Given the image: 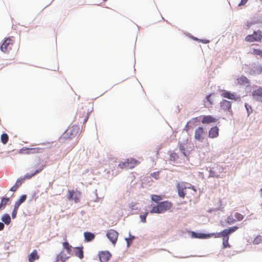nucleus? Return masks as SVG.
<instances>
[{
  "instance_id": "nucleus-24",
  "label": "nucleus",
  "mask_w": 262,
  "mask_h": 262,
  "mask_svg": "<svg viewBox=\"0 0 262 262\" xmlns=\"http://www.w3.org/2000/svg\"><path fill=\"white\" fill-rule=\"evenodd\" d=\"M214 168H210V170H209V174L208 176V178H214V177H215V178H220V175L219 174H217L216 173V172L215 171V170H214Z\"/></svg>"
},
{
  "instance_id": "nucleus-55",
  "label": "nucleus",
  "mask_w": 262,
  "mask_h": 262,
  "mask_svg": "<svg viewBox=\"0 0 262 262\" xmlns=\"http://www.w3.org/2000/svg\"><path fill=\"white\" fill-rule=\"evenodd\" d=\"M132 241H131L130 240L129 241H128L127 242H126V244H127V246L128 247L130 245V244L132 243Z\"/></svg>"
},
{
  "instance_id": "nucleus-10",
  "label": "nucleus",
  "mask_w": 262,
  "mask_h": 262,
  "mask_svg": "<svg viewBox=\"0 0 262 262\" xmlns=\"http://www.w3.org/2000/svg\"><path fill=\"white\" fill-rule=\"evenodd\" d=\"M220 106L221 109L224 111H228L231 109V103L227 100H223L220 102Z\"/></svg>"
},
{
  "instance_id": "nucleus-37",
  "label": "nucleus",
  "mask_w": 262,
  "mask_h": 262,
  "mask_svg": "<svg viewBox=\"0 0 262 262\" xmlns=\"http://www.w3.org/2000/svg\"><path fill=\"white\" fill-rule=\"evenodd\" d=\"M178 190V195L181 198H184L185 193L184 192V190L181 189L179 188H177Z\"/></svg>"
},
{
  "instance_id": "nucleus-30",
  "label": "nucleus",
  "mask_w": 262,
  "mask_h": 262,
  "mask_svg": "<svg viewBox=\"0 0 262 262\" xmlns=\"http://www.w3.org/2000/svg\"><path fill=\"white\" fill-rule=\"evenodd\" d=\"M262 242V236L257 235L253 240V243L254 245H257Z\"/></svg>"
},
{
  "instance_id": "nucleus-27",
  "label": "nucleus",
  "mask_w": 262,
  "mask_h": 262,
  "mask_svg": "<svg viewBox=\"0 0 262 262\" xmlns=\"http://www.w3.org/2000/svg\"><path fill=\"white\" fill-rule=\"evenodd\" d=\"M161 197L160 195L152 194L151 195V200L153 202L157 203L160 200H161Z\"/></svg>"
},
{
  "instance_id": "nucleus-2",
  "label": "nucleus",
  "mask_w": 262,
  "mask_h": 262,
  "mask_svg": "<svg viewBox=\"0 0 262 262\" xmlns=\"http://www.w3.org/2000/svg\"><path fill=\"white\" fill-rule=\"evenodd\" d=\"M262 39V34L260 31H254L251 35H248L245 37V40L249 42H258Z\"/></svg>"
},
{
  "instance_id": "nucleus-41",
  "label": "nucleus",
  "mask_w": 262,
  "mask_h": 262,
  "mask_svg": "<svg viewBox=\"0 0 262 262\" xmlns=\"http://www.w3.org/2000/svg\"><path fill=\"white\" fill-rule=\"evenodd\" d=\"M61 258H62V252H60V253L56 255L55 259L53 260V262H56L60 260Z\"/></svg>"
},
{
  "instance_id": "nucleus-59",
  "label": "nucleus",
  "mask_w": 262,
  "mask_h": 262,
  "mask_svg": "<svg viewBox=\"0 0 262 262\" xmlns=\"http://www.w3.org/2000/svg\"><path fill=\"white\" fill-rule=\"evenodd\" d=\"M260 192H261V197H262V188L260 189Z\"/></svg>"
},
{
  "instance_id": "nucleus-57",
  "label": "nucleus",
  "mask_w": 262,
  "mask_h": 262,
  "mask_svg": "<svg viewBox=\"0 0 262 262\" xmlns=\"http://www.w3.org/2000/svg\"><path fill=\"white\" fill-rule=\"evenodd\" d=\"M125 240L126 242H127L128 241H130V239H129L128 237L125 238Z\"/></svg>"
},
{
  "instance_id": "nucleus-25",
  "label": "nucleus",
  "mask_w": 262,
  "mask_h": 262,
  "mask_svg": "<svg viewBox=\"0 0 262 262\" xmlns=\"http://www.w3.org/2000/svg\"><path fill=\"white\" fill-rule=\"evenodd\" d=\"M184 143H182L181 142H179L178 143L179 145V149L181 151V153L183 154V155L185 157H186V154L185 151V148L184 147Z\"/></svg>"
},
{
  "instance_id": "nucleus-6",
  "label": "nucleus",
  "mask_w": 262,
  "mask_h": 262,
  "mask_svg": "<svg viewBox=\"0 0 262 262\" xmlns=\"http://www.w3.org/2000/svg\"><path fill=\"white\" fill-rule=\"evenodd\" d=\"M221 95L228 99L234 100L238 101L241 100V97L239 95H235V93H232L230 91H225L223 92Z\"/></svg>"
},
{
  "instance_id": "nucleus-45",
  "label": "nucleus",
  "mask_w": 262,
  "mask_h": 262,
  "mask_svg": "<svg viewBox=\"0 0 262 262\" xmlns=\"http://www.w3.org/2000/svg\"><path fill=\"white\" fill-rule=\"evenodd\" d=\"M248 0H241V2L238 4V6H242L245 5L247 2Z\"/></svg>"
},
{
  "instance_id": "nucleus-7",
  "label": "nucleus",
  "mask_w": 262,
  "mask_h": 262,
  "mask_svg": "<svg viewBox=\"0 0 262 262\" xmlns=\"http://www.w3.org/2000/svg\"><path fill=\"white\" fill-rule=\"evenodd\" d=\"M252 95L256 101L262 103V87L253 90L252 92Z\"/></svg>"
},
{
  "instance_id": "nucleus-42",
  "label": "nucleus",
  "mask_w": 262,
  "mask_h": 262,
  "mask_svg": "<svg viewBox=\"0 0 262 262\" xmlns=\"http://www.w3.org/2000/svg\"><path fill=\"white\" fill-rule=\"evenodd\" d=\"M261 51L262 50L260 49H254L253 52L255 55L260 56Z\"/></svg>"
},
{
  "instance_id": "nucleus-18",
  "label": "nucleus",
  "mask_w": 262,
  "mask_h": 262,
  "mask_svg": "<svg viewBox=\"0 0 262 262\" xmlns=\"http://www.w3.org/2000/svg\"><path fill=\"white\" fill-rule=\"evenodd\" d=\"M215 121V119L214 118L210 115L204 116L202 119V123H206L209 124L211 122H214Z\"/></svg>"
},
{
  "instance_id": "nucleus-3",
  "label": "nucleus",
  "mask_w": 262,
  "mask_h": 262,
  "mask_svg": "<svg viewBox=\"0 0 262 262\" xmlns=\"http://www.w3.org/2000/svg\"><path fill=\"white\" fill-rule=\"evenodd\" d=\"M137 163V161L132 158L127 159L126 161L119 164L118 166L122 169H129L133 168Z\"/></svg>"
},
{
  "instance_id": "nucleus-31",
  "label": "nucleus",
  "mask_w": 262,
  "mask_h": 262,
  "mask_svg": "<svg viewBox=\"0 0 262 262\" xmlns=\"http://www.w3.org/2000/svg\"><path fill=\"white\" fill-rule=\"evenodd\" d=\"M79 132V127L77 126L74 125L72 127V129L71 130V135H73L74 134H77Z\"/></svg>"
},
{
  "instance_id": "nucleus-48",
  "label": "nucleus",
  "mask_w": 262,
  "mask_h": 262,
  "mask_svg": "<svg viewBox=\"0 0 262 262\" xmlns=\"http://www.w3.org/2000/svg\"><path fill=\"white\" fill-rule=\"evenodd\" d=\"M129 208L130 209V210H132L137 209V208L135 207V205L133 204H129Z\"/></svg>"
},
{
  "instance_id": "nucleus-33",
  "label": "nucleus",
  "mask_w": 262,
  "mask_h": 262,
  "mask_svg": "<svg viewBox=\"0 0 262 262\" xmlns=\"http://www.w3.org/2000/svg\"><path fill=\"white\" fill-rule=\"evenodd\" d=\"M229 237H224L223 238V246L224 248H227L229 247L228 243Z\"/></svg>"
},
{
  "instance_id": "nucleus-4",
  "label": "nucleus",
  "mask_w": 262,
  "mask_h": 262,
  "mask_svg": "<svg viewBox=\"0 0 262 262\" xmlns=\"http://www.w3.org/2000/svg\"><path fill=\"white\" fill-rule=\"evenodd\" d=\"M106 236L111 243L115 245L117 241L118 233L114 229H110L107 231Z\"/></svg>"
},
{
  "instance_id": "nucleus-36",
  "label": "nucleus",
  "mask_w": 262,
  "mask_h": 262,
  "mask_svg": "<svg viewBox=\"0 0 262 262\" xmlns=\"http://www.w3.org/2000/svg\"><path fill=\"white\" fill-rule=\"evenodd\" d=\"M74 191L73 190H69L68 191V195H67V198L69 200H73V195H74Z\"/></svg>"
},
{
  "instance_id": "nucleus-38",
  "label": "nucleus",
  "mask_w": 262,
  "mask_h": 262,
  "mask_svg": "<svg viewBox=\"0 0 262 262\" xmlns=\"http://www.w3.org/2000/svg\"><path fill=\"white\" fill-rule=\"evenodd\" d=\"M148 213V212H146L144 214L140 215V221L141 222L144 223L146 222V217Z\"/></svg>"
},
{
  "instance_id": "nucleus-49",
  "label": "nucleus",
  "mask_w": 262,
  "mask_h": 262,
  "mask_svg": "<svg viewBox=\"0 0 262 262\" xmlns=\"http://www.w3.org/2000/svg\"><path fill=\"white\" fill-rule=\"evenodd\" d=\"M190 121L187 122L186 124L185 125V127L183 129V130H184V131L185 130L187 132H188V127H189L188 123Z\"/></svg>"
},
{
  "instance_id": "nucleus-53",
  "label": "nucleus",
  "mask_w": 262,
  "mask_h": 262,
  "mask_svg": "<svg viewBox=\"0 0 262 262\" xmlns=\"http://www.w3.org/2000/svg\"><path fill=\"white\" fill-rule=\"evenodd\" d=\"M222 237L221 231L217 233V234H216L215 235V237Z\"/></svg>"
},
{
  "instance_id": "nucleus-32",
  "label": "nucleus",
  "mask_w": 262,
  "mask_h": 262,
  "mask_svg": "<svg viewBox=\"0 0 262 262\" xmlns=\"http://www.w3.org/2000/svg\"><path fill=\"white\" fill-rule=\"evenodd\" d=\"M234 217H235L236 221H240L242 220L244 218V216L238 212H236L234 214Z\"/></svg>"
},
{
  "instance_id": "nucleus-14",
  "label": "nucleus",
  "mask_w": 262,
  "mask_h": 262,
  "mask_svg": "<svg viewBox=\"0 0 262 262\" xmlns=\"http://www.w3.org/2000/svg\"><path fill=\"white\" fill-rule=\"evenodd\" d=\"M75 249V255L80 259L83 258V247L78 246L74 248Z\"/></svg>"
},
{
  "instance_id": "nucleus-19",
  "label": "nucleus",
  "mask_w": 262,
  "mask_h": 262,
  "mask_svg": "<svg viewBox=\"0 0 262 262\" xmlns=\"http://www.w3.org/2000/svg\"><path fill=\"white\" fill-rule=\"evenodd\" d=\"M2 223L7 225H9L11 222L10 215L8 213H5L1 216Z\"/></svg>"
},
{
  "instance_id": "nucleus-15",
  "label": "nucleus",
  "mask_w": 262,
  "mask_h": 262,
  "mask_svg": "<svg viewBox=\"0 0 262 262\" xmlns=\"http://www.w3.org/2000/svg\"><path fill=\"white\" fill-rule=\"evenodd\" d=\"M84 240L87 242H90L92 241L95 237V234L91 232L86 231L83 233Z\"/></svg>"
},
{
  "instance_id": "nucleus-46",
  "label": "nucleus",
  "mask_w": 262,
  "mask_h": 262,
  "mask_svg": "<svg viewBox=\"0 0 262 262\" xmlns=\"http://www.w3.org/2000/svg\"><path fill=\"white\" fill-rule=\"evenodd\" d=\"M69 258L68 256H66L64 257L62 255V258L60 259L61 262H65V261Z\"/></svg>"
},
{
  "instance_id": "nucleus-11",
  "label": "nucleus",
  "mask_w": 262,
  "mask_h": 262,
  "mask_svg": "<svg viewBox=\"0 0 262 262\" xmlns=\"http://www.w3.org/2000/svg\"><path fill=\"white\" fill-rule=\"evenodd\" d=\"M262 72V66L259 64H254L251 69V74L252 75H258Z\"/></svg>"
},
{
  "instance_id": "nucleus-51",
  "label": "nucleus",
  "mask_w": 262,
  "mask_h": 262,
  "mask_svg": "<svg viewBox=\"0 0 262 262\" xmlns=\"http://www.w3.org/2000/svg\"><path fill=\"white\" fill-rule=\"evenodd\" d=\"M128 238H129V239L131 241H132L134 239H135V236H134V235H131V234H130V233H129V237H128Z\"/></svg>"
},
{
  "instance_id": "nucleus-17",
  "label": "nucleus",
  "mask_w": 262,
  "mask_h": 262,
  "mask_svg": "<svg viewBox=\"0 0 262 262\" xmlns=\"http://www.w3.org/2000/svg\"><path fill=\"white\" fill-rule=\"evenodd\" d=\"M27 199L26 194H22L20 196L19 199L15 202L14 207L18 209L21 204L24 202Z\"/></svg>"
},
{
  "instance_id": "nucleus-20",
  "label": "nucleus",
  "mask_w": 262,
  "mask_h": 262,
  "mask_svg": "<svg viewBox=\"0 0 262 262\" xmlns=\"http://www.w3.org/2000/svg\"><path fill=\"white\" fill-rule=\"evenodd\" d=\"M177 188H179L181 189H185L186 188H190L191 187V185L189 183L181 182L178 183L176 186Z\"/></svg>"
},
{
  "instance_id": "nucleus-26",
  "label": "nucleus",
  "mask_w": 262,
  "mask_h": 262,
  "mask_svg": "<svg viewBox=\"0 0 262 262\" xmlns=\"http://www.w3.org/2000/svg\"><path fill=\"white\" fill-rule=\"evenodd\" d=\"M8 135L6 133H3L1 136V140L3 144H5L8 141Z\"/></svg>"
},
{
  "instance_id": "nucleus-21",
  "label": "nucleus",
  "mask_w": 262,
  "mask_h": 262,
  "mask_svg": "<svg viewBox=\"0 0 262 262\" xmlns=\"http://www.w3.org/2000/svg\"><path fill=\"white\" fill-rule=\"evenodd\" d=\"M28 260L30 262H33L36 259L38 258L37 256V253L36 250H34L29 255Z\"/></svg>"
},
{
  "instance_id": "nucleus-58",
  "label": "nucleus",
  "mask_w": 262,
  "mask_h": 262,
  "mask_svg": "<svg viewBox=\"0 0 262 262\" xmlns=\"http://www.w3.org/2000/svg\"><path fill=\"white\" fill-rule=\"evenodd\" d=\"M26 150H30V149H31V150H35V148H31V149H29V148H26Z\"/></svg>"
},
{
  "instance_id": "nucleus-35",
  "label": "nucleus",
  "mask_w": 262,
  "mask_h": 262,
  "mask_svg": "<svg viewBox=\"0 0 262 262\" xmlns=\"http://www.w3.org/2000/svg\"><path fill=\"white\" fill-rule=\"evenodd\" d=\"M245 107L247 112V116H249L250 113L252 112V107L250 105L248 104L247 103H245Z\"/></svg>"
},
{
  "instance_id": "nucleus-16",
  "label": "nucleus",
  "mask_w": 262,
  "mask_h": 262,
  "mask_svg": "<svg viewBox=\"0 0 262 262\" xmlns=\"http://www.w3.org/2000/svg\"><path fill=\"white\" fill-rule=\"evenodd\" d=\"M203 133V128L202 127H199L196 128L194 131V138L199 141L201 139V138Z\"/></svg>"
},
{
  "instance_id": "nucleus-52",
  "label": "nucleus",
  "mask_w": 262,
  "mask_h": 262,
  "mask_svg": "<svg viewBox=\"0 0 262 262\" xmlns=\"http://www.w3.org/2000/svg\"><path fill=\"white\" fill-rule=\"evenodd\" d=\"M73 199L74 200L75 203H77L79 201V199L76 196V194L73 197Z\"/></svg>"
},
{
  "instance_id": "nucleus-23",
  "label": "nucleus",
  "mask_w": 262,
  "mask_h": 262,
  "mask_svg": "<svg viewBox=\"0 0 262 262\" xmlns=\"http://www.w3.org/2000/svg\"><path fill=\"white\" fill-rule=\"evenodd\" d=\"M62 246L65 249L68 254H70L72 251V246L70 245L68 242H64L62 243Z\"/></svg>"
},
{
  "instance_id": "nucleus-54",
  "label": "nucleus",
  "mask_w": 262,
  "mask_h": 262,
  "mask_svg": "<svg viewBox=\"0 0 262 262\" xmlns=\"http://www.w3.org/2000/svg\"><path fill=\"white\" fill-rule=\"evenodd\" d=\"M89 118V115H87L86 117L84 119L83 121V123H84L85 122H86L88 119Z\"/></svg>"
},
{
  "instance_id": "nucleus-47",
  "label": "nucleus",
  "mask_w": 262,
  "mask_h": 262,
  "mask_svg": "<svg viewBox=\"0 0 262 262\" xmlns=\"http://www.w3.org/2000/svg\"><path fill=\"white\" fill-rule=\"evenodd\" d=\"M5 228V224L4 223L0 222V231L3 230Z\"/></svg>"
},
{
  "instance_id": "nucleus-40",
  "label": "nucleus",
  "mask_w": 262,
  "mask_h": 262,
  "mask_svg": "<svg viewBox=\"0 0 262 262\" xmlns=\"http://www.w3.org/2000/svg\"><path fill=\"white\" fill-rule=\"evenodd\" d=\"M221 233H222V235L223 238L224 237H228V234H228L226 229H225L224 230H223L222 231H221Z\"/></svg>"
},
{
  "instance_id": "nucleus-29",
  "label": "nucleus",
  "mask_w": 262,
  "mask_h": 262,
  "mask_svg": "<svg viewBox=\"0 0 262 262\" xmlns=\"http://www.w3.org/2000/svg\"><path fill=\"white\" fill-rule=\"evenodd\" d=\"M226 222L229 225H231L236 222V220L234 219L231 214L227 217Z\"/></svg>"
},
{
  "instance_id": "nucleus-22",
  "label": "nucleus",
  "mask_w": 262,
  "mask_h": 262,
  "mask_svg": "<svg viewBox=\"0 0 262 262\" xmlns=\"http://www.w3.org/2000/svg\"><path fill=\"white\" fill-rule=\"evenodd\" d=\"M23 182V181L21 179V178H18L14 186L11 187L10 189V191H15L17 188L21 184V183Z\"/></svg>"
},
{
  "instance_id": "nucleus-34",
  "label": "nucleus",
  "mask_w": 262,
  "mask_h": 262,
  "mask_svg": "<svg viewBox=\"0 0 262 262\" xmlns=\"http://www.w3.org/2000/svg\"><path fill=\"white\" fill-rule=\"evenodd\" d=\"M238 229V227L236 226H233L231 227H229L228 229H227V231L228 234H229L231 233L234 232Z\"/></svg>"
},
{
  "instance_id": "nucleus-43",
  "label": "nucleus",
  "mask_w": 262,
  "mask_h": 262,
  "mask_svg": "<svg viewBox=\"0 0 262 262\" xmlns=\"http://www.w3.org/2000/svg\"><path fill=\"white\" fill-rule=\"evenodd\" d=\"M212 94V93L210 94H209V95H207V96H206V100H207L208 102H209V103H210V104H212V101L211 100V99H210V98Z\"/></svg>"
},
{
  "instance_id": "nucleus-44",
  "label": "nucleus",
  "mask_w": 262,
  "mask_h": 262,
  "mask_svg": "<svg viewBox=\"0 0 262 262\" xmlns=\"http://www.w3.org/2000/svg\"><path fill=\"white\" fill-rule=\"evenodd\" d=\"M159 173L158 172H152L151 173V176L153 178H155L156 179H157L158 178V176Z\"/></svg>"
},
{
  "instance_id": "nucleus-8",
  "label": "nucleus",
  "mask_w": 262,
  "mask_h": 262,
  "mask_svg": "<svg viewBox=\"0 0 262 262\" xmlns=\"http://www.w3.org/2000/svg\"><path fill=\"white\" fill-rule=\"evenodd\" d=\"M99 260L101 262H107L111 257V254L108 251H101L98 253Z\"/></svg>"
},
{
  "instance_id": "nucleus-13",
  "label": "nucleus",
  "mask_w": 262,
  "mask_h": 262,
  "mask_svg": "<svg viewBox=\"0 0 262 262\" xmlns=\"http://www.w3.org/2000/svg\"><path fill=\"white\" fill-rule=\"evenodd\" d=\"M219 135V128L217 126H213L209 131L208 136L211 138H214Z\"/></svg>"
},
{
  "instance_id": "nucleus-1",
  "label": "nucleus",
  "mask_w": 262,
  "mask_h": 262,
  "mask_svg": "<svg viewBox=\"0 0 262 262\" xmlns=\"http://www.w3.org/2000/svg\"><path fill=\"white\" fill-rule=\"evenodd\" d=\"M171 203L167 201H163L154 206L150 210L151 213H162L171 207Z\"/></svg>"
},
{
  "instance_id": "nucleus-5",
  "label": "nucleus",
  "mask_w": 262,
  "mask_h": 262,
  "mask_svg": "<svg viewBox=\"0 0 262 262\" xmlns=\"http://www.w3.org/2000/svg\"><path fill=\"white\" fill-rule=\"evenodd\" d=\"M213 234V233H204L196 232L195 231L191 232V236L194 238L206 239L211 237Z\"/></svg>"
},
{
  "instance_id": "nucleus-12",
  "label": "nucleus",
  "mask_w": 262,
  "mask_h": 262,
  "mask_svg": "<svg viewBox=\"0 0 262 262\" xmlns=\"http://www.w3.org/2000/svg\"><path fill=\"white\" fill-rule=\"evenodd\" d=\"M11 39L10 37H8L7 38H6L4 41L3 43H2V45H1V46L0 47L1 51L4 53H6V51H7V47H8V45H10V43H12L11 42Z\"/></svg>"
},
{
  "instance_id": "nucleus-50",
  "label": "nucleus",
  "mask_w": 262,
  "mask_h": 262,
  "mask_svg": "<svg viewBox=\"0 0 262 262\" xmlns=\"http://www.w3.org/2000/svg\"><path fill=\"white\" fill-rule=\"evenodd\" d=\"M199 41L204 43H207L209 42V40L208 39H199Z\"/></svg>"
},
{
  "instance_id": "nucleus-56",
  "label": "nucleus",
  "mask_w": 262,
  "mask_h": 262,
  "mask_svg": "<svg viewBox=\"0 0 262 262\" xmlns=\"http://www.w3.org/2000/svg\"><path fill=\"white\" fill-rule=\"evenodd\" d=\"M192 38L194 40H199V39L198 38H197L196 37H192Z\"/></svg>"
},
{
  "instance_id": "nucleus-9",
  "label": "nucleus",
  "mask_w": 262,
  "mask_h": 262,
  "mask_svg": "<svg viewBox=\"0 0 262 262\" xmlns=\"http://www.w3.org/2000/svg\"><path fill=\"white\" fill-rule=\"evenodd\" d=\"M45 167L44 165H40L38 168L36 169V170L32 173H26L23 178H21L22 180L24 181L25 179H28L31 178L32 177L34 176L36 174L39 173Z\"/></svg>"
},
{
  "instance_id": "nucleus-28",
  "label": "nucleus",
  "mask_w": 262,
  "mask_h": 262,
  "mask_svg": "<svg viewBox=\"0 0 262 262\" xmlns=\"http://www.w3.org/2000/svg\"><path fill=\"white\" fill-rule=\"evenodd\" d=\"M9 201V199L8 198H4L3 197L1 199V202L0 203V209L2 207L6 206L8 202Z\"/></svg>"
},
{
  "instance_id": "nucleus-39",
  "label": "nucleus",
  "mask_w": 262,
  "mask_h": 262,
  "mask_svg": "<svg viewBox=\"0 0 262 262\" xmlns=\"http://www.w3.org/2000/svg\"><path fill=\"white\" fill-rule=\"evenodd\" d=\"M18 209L13 208V209L11 213V217L12 219H15L16 216Z\"/></svg>"
}]
</instances>
